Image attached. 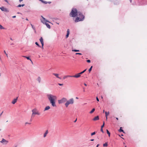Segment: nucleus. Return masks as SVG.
<instances>
[{
    "label": "nucleus",
    "instance_id": "nucleus-1",
    "mask_svg": "<svg viewBox=\"0 0 147 147\" xmlns=\"http://www.w3.org/2000/svg\"><path fill=\"white\" fill-rule=\"evenodd\" d=\"M47 97L51 105L53 107H56V102L57 100V96L51 94H49L47 95Z\"/></svg>",
    "mask_w": 147,
    "mask_h": 147
},
{
    "label": "nucleus",
    "instance_id": "nucleus-2",
    "mask_svg": "<svg viewBox=\"0 0 147 147\" xmlns=\"http://www.w3.org/2000/svg\"><path fill=\"white\" fill-rule=\"evenodd\" d=\"M75 20L76 22H77L79 21H83L85 18L84 16L80 12H78V14L77 15Z\"/></svg>",
    "mask_w": 147,
    "mask_h": 147
},
{
    "label": "nucleus",
    "instance_id": "nucleus-3",
    "mask_svg": "<svg viewBox=\"0 0 147 147\" xmlns=\"http://www.w3.org/2000/svg\"><path fill=\"white\" fill-rule=\"evenodd\" d=\"M78 14V12L76 9L73 8L69 13V16L71 17H74L77 16Z\"/></svg>",
    "mask_w": 147,
    "mask_h": 147
},
{
    "label": "nucleus",
    "instance_id": "nucleus-4",
    "mask_svg": "<svg viewBox=\"0 0 147 147\" xmlns=\"http://www.w3.org/2000/svg\"><path fill=\"white\" fill-rule=\"evenodd\" d=\"M74 100L73 98H71L68 100L67 101L65 104V105L66 107H67L70 104H73L74 103Z\"/></svg>",
    "mask_w": 147,
    "mask_h": 147
},
{
    "label": "nucleus",
    "instance_id": "nucleus-5",
    "mask_svg": "<svg viewBox=\"0 0 147 147\" xmlns=\"http://www.w3.org/2000/svg\"><path fill=\"white\" fill-rule=\"evenodd\" d=\"M32 116L34 115H40V113L36 108H34L32 109Z\"/></svg>",
    "mask_w": 147,
    "mask_h": 147
},
{
    "label": "nucleus",
    "instance_id": "nucleus-6",
    "mask_svg": "<svg viewBox=\"0 0 147 147\" xmlns=\"http://www.w3.org/2000/svg\"><path fill=\"white\" fill-rule=\"evenodd\" d=\"M42 18L43 20H41L42 22L44 24H45L47 28H50V25L46 23L47 22H49L48 21L46 20L45 18H44L43 17H42Z\"/></svg>",
    "mask_w": 147,
    "mask_h": 147
},
{
    "label": "nucleus",
    "instance_id": "nucleus-7",
    "mask_svg": "<svg viewBox=\"0 0 147 147\" xmlns=\"http://www.w3.org/2000/svg\"><path fill=\"white\" fill-rule=\"evenodd\" d=\"M67 101V99L66 98H63L61 100H59L58 101V103L59 104L63 103Z\"/></svg>",
    "mask_w": 147,
    "mask_h": 147
},
{
    "label": "nucleus",
    "instance_id": "nucleus-8",
    "mask_svg": "<svg viewBox=\"0 0 147 147\" xmlns=\"http://www.w3.org/2000/svg\"><path fill=\"white\" fill-rule=\"evenodd\" d=\"M81 76V74L80 73H79L77 74H76L74 76H71V77H74L75 78H78Z\"/></svg>",
    "mask_w": 147,
    "mask_h": 147
},
{
    "label": "nucleus",
    "instance_id": "nucleus-9",
    "mask_svg": "<svg viewBox=\"0 0 147 147\" xmlns=\"http://www.w3.org/2000/svg\"><path fill=\"white\" fill-rule=\"evenodd\" d=\"M40 41L42 44V49L43 48V46H44V42H43V40L42 38V37H41L40 39Z\"/></svg>",
    "mask_w": 147,
    "mask_h": 147
},
{
    "label": "nucleus",
    "instance_id": "nucleus-10",
    "mask_svg": "<svg viewBox=\"0 0 147 147\" xmlns=\"http://www.w3.org/2000/svg\"><path fill=\"white\" fill-rule=\"evenodd\" d=\"M0 9L2 11H5L6 12H8V10L6 8H5L3 7H0Z\"/></svg>",
    "mask_w": 147,
    "mask_h": 147
},
{
    "label": "nucleus",
    "instance_id": "nucleus-11",
    "mask_svg": "<svg viewBox=\"0 0 147 147\" xmlns=\"http://www.w3.org/2000/svg\"><path fill=\"white\" fill-rule=\"evenodd\" d=\"M1 143L3 144H7L8 142V141L5 139L3 138L2 140L0 141Z\"/></svg>",
    "mask_w": 147,
    "mask_h": 147
},
{
    "label": "nucleus",
    "instance_id": "nucleus-12",
    "mask_svg": "<svg viewBox=\"0 0 147 147\" xmlns=\"http://www.w3.org/2000/svg\"><path fill=\"white\" fill-rule=\"evenodd\" d=\"M18 97H17L16 98L14 99L12 101V103L14 104L16 102L17 100Z\"/></svg>",
    "mask_w": 147,
    "mask_h": 147
},
{
    "label": "nucleus",
    "instance_id": "nucleus-13",
    "mask_svg": "<svg viewBox=\"0 0 147 147\" xmlns=\"http://www.w3.org/2000/svg\"><path fill=\"white\" fill-rule=\"evenodd\" d=\"M53 75L55 76L57 78L61 79V78L59 77V75L58 74L53 73Z\"/></svg>",
    "mask_w": 147,
    "mask_h": 147
},
{
    "label": "nucleus",
    "instance_id": "nucleus-14",
    "mask_svg": "<svg viewBox=\"0 0 147 147\" xmlns=\"http://www.w3.org/2000/svg\"><path fill=\"white\" fill-rule=\"evenodd\" d=\"M99 117L98 116H97L93 118V120L94 121H96V120H99Z\"/></svg>",
    "mask_w": 147,
    "mask_h": 147
},
{
    "label": "nucleus",
    "instance_id": "nucleus-15",
    "mask_svg": "<svg viewBox=\"0 0 147 147\" xmlns=\"http://www.w3.org/2000/svg\"><path fill=\"white\" fill-rule=\"evenodd\" d=\"M50 109V107L49 106H47L45 108L44 111L48 110Z\"/></svg>",
    "mask_w": 147,
    "mask_h": 147
},
{
    "label": "nucleus",
    "instance_id": "nucleus-16",
    "mask_svg": "<svg viewBox=\"0 0 147 147\" xmlns=\"http://www.w3.org/2000/svg\"><path fill=\"white\" fill-rule=\"evenodd\" d=\"M67 77H71V76L68 75L64 76L63 77V79H65Z\"/></svg>",
    "mask_w": 147,
    "mask_h": 147
},
{
    "label": "nucleus",
    "instance_id": "nucleus-17",
    "mask_svg": "<svg viewBox=\"0 0 147 147\" xmlns=\"http://www.w3.org/2000/svg\"><path fill=\"white\" fill-rule=\"evenodd\" d=\"M48 133V130H47L44 135V137L45 138L47 136V135Z\"/></svg>",
    "mask_w": 147,
    "mask_h": 147
},
{
    "label": "nucleus",
    "instance_id": "nucleus-18",
    "mask_svg": "<svg viewBox=\"0 0 147 147\" xmlns=\"http://www.w3.org/2000/svg\"><path fill=\"white\" fill-rule=\"evenodd\" d=\"M69 34V29H68L67 30V35H66V37L67 38L68 37Z\"/></svg>",
    "mask_w": 147,
    "mask_h": 147
},
{
    "label": "nucleus",
    "instance_id": "nucleus-19",
    "mask_svg": "<svg viewBox=\"0 0 147 147\" xmlns=\"http://www.w3.org/2000/svg\"><path fill=\"white\" fill-rule=\"evenodd\" d=\"M105 113L106 117H107L109 114V111H108V112H107L106 111L105 112Z\"/></svg>",
    "mask_w": 147,
    "mask_h": 147
},
{
    "label": "nucleus",
    "instance_id": "nucleus-20",
    "mask_svg": "<svg viewBox=\"0 0 147 147\" xmlns=\"http://www.w3.org/2000/svg\"><path fill=\"white\" fill-rule=\"evenodd\" d=\"M25 5L24 4H23L22 5L19 4L17 6L18 7H23Z\"/></svg>",
    "mask_w": 147,
    "mask_h": 147
},
{
    "label": "nucleus",
    "instance_id": "nucleus-21",
    "mask_svg": "<svg viewBox=\"0 0 147 147\" xmlns=\"http://www.w3.org/2000/svg\"><path fill=\"white\" fill-rule=\"evenodd\" d=\"M108 146V142H106L105 143L103 144V146L104 147H107Z\"/></svg>",
    "mask_w": 147,
    "mask_h": 147
},
{
    "label": "nucleus",
    "instance_id": "nucleus-22",
    "mask_svg": "<svg viewBox=\"0 0 147 147\" xmlns=\"http://www.w3.org/2000/svg\"><path fill=\"white\" fill-rule=\"evenodd\" d=\"M95 110L94 108L90 112V114L92 113Z\"/></svg>",
    "mask_w": 147,
    "mask_h": 147
},
{
    "label": "nucleus",
    "instance_id": "nucleus-23",
    "mask_svg": "<svg viewBox=\"0 0 147 147\" xmlns=\"http://www.w3.org/2000/svg\"><path fill=\"white\" fill-rule=\"evenodd\" d=\"M107 133L108 134V136H109V137H110V133L109 131L108 130H107Z\"/></svg>",
    "mask_w": 147,
    "mask_h": 147
},
{
    "label": "nucleus",
    "instance_id": "nucleus-24",
    "mask_svg": "<svg viewBox=\"0 0 147 147\" xmlns=\"http://www.w3.org/2000/svg\"><path fill=\"white\" fill-rule=\"evenodd\" d=\"M37 80L39 83H40L41 81V78L40 77H38L37 78Z\"/></svg>",
    "mask_w": 147,
    "mask_h": 147
},
{
    "label": "nucleus",
    "instance_id": "nucleus-25",
    "mask_svg": "<svg viewBox=\"0 0 147 147\" xmlns=\"http://www.w3.org/2000/svg\"><path fill=\"white\" fill-rule=\"evenodd\" d=\"M122 127H120V129L119 130V131L120 132H123V130L122 129Z\"/></svg>",
    "mask_w": 147,
    "mask_h": 147
},
{
    "label": "nucleus",
    "instance_id": "nucleus-26",
    "mask_svg": "<svg viewBox=\"0 0 147 147\" xmlns=\"http://www.w3.org/2000/svg\"><path fill=\"white\" fill-rule=\"evenodd\" d=\"M72 51H74V52H79L80 51L78 50L74 49V50H72Z\"/></svg>",
    "mask_w": 147,
    "mask_h": 147
},
{
    "label": "nucleus",
    "instance_id": "nucleus-27",
    "mask_svg": "<svg viewBox=\"0 0 147 147\" xmlns=\"http://www.w3.org/2000/svg\"><path fill=\"white\" fill-rule=\"evenodd\" d=\"M86 70V69H85L83 71H82L80 73V74H83V73H84Z\"/></svg>",
    "mask_w": 147,
    "mask_h": 147
},
{
    "label": "nucleus",
    "instance_id": "nucleus-28",
    "mask_svg": "<svg viewBox=\"0 0 147 147\" xmlns=\"http://www.w3.org/2000/svg\"><path fill=\"white\" fill-rule=\"evenodd\" d=\"M23 57L26 58L28 60H30L31 61V60L30 59V57H26V56H23Z\"/></svg>",
    "mask_w": 147,
    "mask_h": 147
},
{
    "label": "nucleus",
    "instance_id": "nucleus-29",
    "mask_svg": "<svg viewBox=\"0 0 147 147\" xmlns=\"http://www.w3.org/2000/svg\"><path fill=\"white\" fill-rule=\"evenodd\" d=\"M0 29H4V28L3 26L0 24Z\"/></svg>",
    "mask_w": 147,
    "mask_h": 147
},
{
    "label": "nucleus",
    "instance_id": "nucleus-30",
    "mask_svg": "<svg viewBox=\"0 0 147 147\" xmlns=\"http://www.w3.org/2000/svg\"><path fill=\"white\" fill-rule=\"evenodd\" d=\"M92 67V66H91V67H90V68L89 69V72H90V71H91Z\"/></svg>",
    "mask_w": 147,
    "mask_h": 147
},
{
    "label": "nucleus",
    "instance_id": "nucleus-31",
    "mask_svg": "<svg viewBox=\"0 0 147 147\" xmlns=\"http://www.w3.org/2000/svg\"><path fill=\"white\" fill-rule=\"evenodd\" d=\"M35 44L37 45L39 47H40V46L38 44V43H37V42H35Z\"/></svg>",
    "mask_w": 147,
    "mask_h": 147
},
{
    "label": "nucleus",
    "instance_id": "nucleus-32",
    "mask_svg": "<svg viewBox=\"0 0 147 147\" xmlns=\"http://www.w3.org/2000/svg\"><path fill=\"white\" fill-rule=\"evenodd\" d=\"M95 134H96L95 132H93V133H91V136H93V135H95Z\"/></svg>",
    "mask_w": 147,
    "mask_h": 147
},
{
    "label": "nucleus",
    "instance_id": "nucleus-33",
    "mask_svg": "<svg viewBox=\"0 0 147 147\" xmlns=\"http://www.w3.org/2000/svg\"><path fill=\"white\" fill-rule=\"evenodd\" d=\"M105 125V122H103V125L101 126V128H102L104 127Z\"/></svg>",
    "mask_w": 147,
    "mask_h": 147
},
{
    "label": "nucleus",
    "instance_id": "nucleus-34",
    "mask_svg": "<svg viewBox=\"0 0 147 147\" xmlns=\"http://www.w3.org/2000/svg\"><path fill=\"white\" fill-rule=\"evenodd\" d=\"M27 124H30V123H28V122H26V123H25V125H26Z\"/></svg>",
    "mask_w": 147,
    "mask_h": 147
},
{
    "label": "nucleus",
    "instance_id": "nucleus-35",
    "mask_svg": "<svg viewBox=\"0 0 147 147\" xmlns=\"http://www.w3.org/2000/svg\"><path fill=\"white\" fill-rule=\"evenodd\" d=\"M4 53H5V54H6V55L7 57H8V55H7V53H6V52H5V51H4Z\"/></svg>",
    "mask_w": 147,
    "mask_h": 147
},
{
    "label": "nucleus",
    "instance_id": "nucleus-36",
    "mask_svg": "<svg viewBox=\"0 0 147 147\" xmlns=\"http://www.w3.org/2000/svg\"><path fill=\"white\" fill-rule=\"evenodd\" d=\"M76 55H81L82 54L81 53H76Z\"/></svg>",
    "mask_w": 147,
    "mask_h": 147
},
{
    "label": "nucleus",
    "instance_id": "nucleus-37",
    "mask_svg": "<svg viewBox=\"0 0 147 147\" xmlns=\"http://www.w3.org/2000/svg\"><path fill=\"white\" fill-rule=\"evenodd\" d=\"M87 62L88 63H90V60H87Z\"/></svg>",
    "mask_w": 147,
    "mask_h": 147
},
{
    "label": "nucleus",
    "instance_id": "nucleus-38",
    "mask_svg": "<svg viewBox=\"0 0 147 147\" xmlns=\"http://www.w3.org/2000/svg\"><path fill=\"white\" fill-rule=\"evenodd\" d=\"M43 3H44L45 4H47V2L46 1H43V2H42Z\"/></svg>",
    "mask_w": 147,
    "mask_h": 147
},
{
    "label": "nucleus",
    "instance_id": "nucleus-39",
    "mask_svg": "<svg viewBox=\"0 0 147 147\" xmlns=\"http://www.w3.org/2000/svg\"><path fill=\"white\" fill-rule=\"evenodd\" d=\"M101 132H102L103 133H104V131H103L102 129V128H101Z\"/></svg>",
    "mask_w": 147,
    "mask_h": 147
},
{
    "label": "nucleus",
    "instance_id": "nucleus-40",
    "mask_svg": "<svg viewBox=\"0 0 147 147\" xmlns=\"http://www.w3.org/2000/svg\"><path fill=\"white\" fill-rule=\"evenodd\" d=\"M96 100H97L98 101H99V99H98V98L97 97H96Z\"/></svg>",
    "mask_w": 147,
    "mask_h": 147
},
{
    "label": "nucleus",
    "instance_id": "nucleus-41",
    "mask_svg": "<svg viewBox=\"0 0 147 147\" xmlns=\"http://www.w3.org/2000/svg\"><path fill=\"white\" fill-rule=\"evenodd\" d=\"M31 26H32V28L33 29H34V27L32 25V24H31Z\"/></svg>",
    "mask_w": 147,
    "mask_h": 147
},
{
    "label": "nucleus",
    "instance_id": "nucleus-42",
    "mask_svg": "<svg viewBox=\"0 0 147 147\" xmlns=\"http://www.w3.org/2000/svg\"><path fill=\"white\" fill-rule=\"evenodd\" d=\"M58 84L59 85V86H62L63 85V84Z\"/></svg>",
    "mask_w": 147,
    "mask_h": 147
},
{
    "label": "nucleus",
    "instance_id": "nucleus-43",
    "mask_svg": "<svg viewBox=\"0 0 147 147\" xmlns=\"http://www.w3.org/2000/svg\"><path fill=\"white\" fill-rule=\"evenodd\" d=\"M4 0L5 2H7V3H8V0Z\"/></svg>",
    "mask_w": 147,
    "mask_h": 147
},
{
    "label": "nucleus",
    "instance_id": "nucleus-44",
    "mask_svg": "<svg viewBox=\"0 0 147 147\" xmlns=\"http://www.w3.org/2000/svg\"><path fill=\"white\" fill-rule=\"evenodd\" d=\"M16 17V16H13L12 17V18H15Z\"/></svg>",
    "mask_w": 147,
    "mask_h": 147
},
{
    "label": "nucleus",
    "instance_id": "nucleus-45",
    "mask_svg": "<svg viewBox=\"0 0 147 147\" xmlns=\"http://www.w3.org/2000/svg\"><path fill=\"white\" fill-rule=\"evenodd\" d=\"M23 0H19L20 2H21V1H22Z\"/></svg>",
    "mask_w": 147,
    "mask_h": 147
},
{
    "label": "nucleus",
    "instance_id": "nucleus-46",
    "mask_svg": "<svg viewBox=\"0 0 147 147\" xmlns=\"http://www.w3.org/2000/svg\"><path fill=\"white\" fill-rule=\"evenodd\" d=\"M84 85L86 86H87V84L86 83L84 84Z\"/></svg>",
    "mask_w": 147,
    "mask_h": 147
},
{
    "label": "nucleus",
    "instance_id": "nucleus-47",
    "mask_svg": "<svg viewBox=\"0 0 147 147\" xmlns=\"http://www.w3.org/2000/svg\"><path fill=\"white\" fill-rule=\"evenodd\" d=\"M90 140L91 141H93L94 140V139H91V140Z\"/></svg>",
    "mask_w": 147,
    "mask_h": 147
},
{
    "label": "nucleus",
    "instance_id": "nucleus-48",
    "mask_svg": "<svg viewBox=\"0 0 147 147\" xmlns=\"http://www.w3.org/2000/svg\"><path fill=\"white\" fill-rule=\"evenodd\" d=\"M99 145V144H98L96 146V147H98V146Z\"/></svg>",
    "mask_w": 147,
    "mask_h": 147
},
{
    "label": "nucleus",
    "instance_id": "nucleus-49",
    "mask_svg": "<svg viewBox=\"0 0 147 147\" xmlns=\"http://www.w3.org/2000/svg\"><path fill=\"white\" fill-rule=\"evenodd\" d=\"M40 1H41L42 2H43V1L42 0H39Z\"/></svg>",
    "mask_w": 147,
    "mask_h": 147
},
{
    "label": "nucleus",
    "instance_id": "nucleus-50",
    "mask_svg": "<svg viewBox=\"0 0 147 147\" xmlns=\"http://www.w3.org/2000/svg\"><path fill=\"white\" fill-rule=\"evenodd\" d=\"M106 117V120H107V117Z\"/></svg>",
    "mask_w": 147,
    "mask_h": 147
},
{
    "label": "nucleus",
    "instance_id": "nucleus-51",
    "mask_svg": "<svg viewBox=\"0 0 147 147\" xmlns=\"http://www.w3.org/2000/svg\"><path fill=\"white\" fill-rule=\"evenodd\" d=\"M116 119L117 120H118V118L117 117H116Z\"/></svg>",
    "mask_w": 147,
    "mask_h": 147
},
{
    "label": "nucleus",
    "instance_id": "nucleus-52",
    "mask_svg": "<svg viewBox=\"0 0 147 147\" xmlns=\"http://www.w3.org/2000/svg\"><path fill=\"white\" fill-rule=\"evenodd\" d=\"M77 121V119L75 121H74V122H75Z\"/></svg>",
    "mask_w": 147,
    "mask_h": 147
},
{
    "label": "nucleus",
    "instance_id": "nucleus-53",
    "mask_svg": "<svg viewBox=\"0 0 147 147\" xmlns=\"http://www.w3.org/2000/svg\"><path fill=\"white\" fill-rule=\"evenodd\" d=\"M76 98L77 99H78V98L77 97H76Z\"/></svg>",
    "mask_w": 147,
    "mask_h": 147
},
{
    "label": "nucleus",
    "instance_id": "nucleus-54",
    "mask_svg": "<svg viewBox=\"0 0 147 147\" xmlns=\"http://www.w3.org/2000/svg\"><path fill=\"white\" fill-rule=\"evenodd\" d=\"M130 2L131 3L132 2V0H130Z\"/></svg>",
    "mask_w": 147,
    "mask_h": 147
},
{
    "label": "nucleus",
    "instance_id": "nucleus-55",
    "mask_svg": "<svg viewBox=\"0 0 147 147\" xmlns=\"http://www.w3.org/2000/svg\"><path fill=\"white\" fill-rule=\"evenodd\" d=\"M105 112V110H103V113H104V112Z\"/></svg>",
    "mask_w": 147,
    "mask_h": 147
},
{
    "label": "nucleus",
    "instance_id": "nucleus-56",
    "mask_svg": "<svg viewBox=\"0 0 147 147\" xmlns=\"http://www.w3.org/2000/svg\"><path fill=\"white\" fill-rule=\"evenodd\" d=\"M101 98H103V97L102 96H101Z\"/></svg>",
    "mask_w": 147,
    "mask_h": 147
},
{
    "label": "nucleus",
    "instance_id": "nucleus-57",
    "mask_svg": "<svg viewBox=\"0 0 147 147\" xmlns=\"http://www.w3.org/2000/svg\"><path fill=\"white\" fill-rule=\"evenodd\" d=\"M26 20H28V19H27V18L26 19Z\"/></svg>",
    "mask_w": 147,
    "mask_h": 147
},
{
    "label": "nucleus",
    "instance_id": "nucleus-58",
    "mask_svg": "<svg viewBox=\"0 0 147 147\" xmlns=\"http://www.w3.org/2000/svg\"><path fill=\"white\" fill-rule=\"evenodd\" d=\"M57 24H59V23H56Z\"/></svg>",
    "mask_w": 147,
    "mask_h": 147
},
{
    "label": "nucleus",
    "instance_id": "nucleus-59",
    "mask_svg": "<svg viewBox=\"0 0 147 147\" xmlns=\"http://www.w3.org/2000/svg\"><path fill=\"white\" fill-rule=\"evenodd\" d=\"M123 144H124H124H125V143H123Z\"/></svg>",
    "mask_w": 147,
    "mask_h": 147
},
{
    "label": "nucleus",
    "instance_id": "nucleus-60",
    "mask_svg": "<svg viewBox=\"0 0 147 147\" xmlns=\"http://www.w3.org/2000/svg\"><path fill=\"white\" fill-rule=\"evenodd\" d=\"M11 40H12V38H11Z\"/></svg>",
    "mask_w": 147,
    "mask_h": 147
},
{
    "label": "nucleus",
    "instance_id": "nucleus-61",
    "mask_svg": "<svg viewBox=\"0 0 147 147\" xmlns=\"http://www.w3.org/2000/svg\"><path fill=\"white\" fill-rule=\"evenodd\" d=\"M125 147H126V146H125Z\"/></svg>",
    "mask_w": 147,
    "mask_h": 147
},
{
    "label": "nucleus",
    "instance_id": "nucleus-62",
    "mask_svg": "<svg viewBox=\"0 0 147 147\" xmlns=\"http://www.w3.org/2000/svg\"><path fill=\"white\" fill-rule=\"evenodd\" d=\"M121 136H123V135H121Z\"/></svg>",
    "mask_w": 147,
    "mask_h": 147
},
{
    "label": "nucleus",
    "instance_id": "nucleus-63",
    "mask_svg": "<svg viewBox=\"0 0 147 147\" xmlns=\"http://www.w3.org/2000/svg\"><path fill=\"white\" fill-rule=\"evenodd\" d=\"M1 129H0V131H1Z\"/></svg>",
    "mask_w": 147,
    "mask_h": 147
}]
</instances>
